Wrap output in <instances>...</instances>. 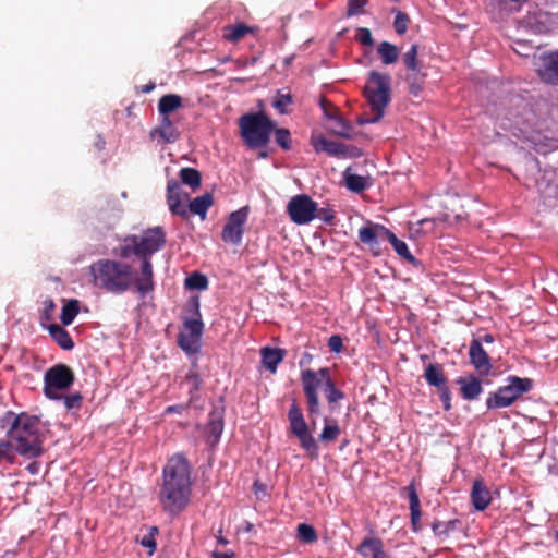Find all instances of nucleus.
I'll list each match as a JSON object with an SVG mask.
<instances>
[{
  "mask_svg": "<svg viewBox=\"0 0 558 558\" xmlns=\"http://www.w3.org/2000/svg\"><path fill=\"white\" fill-rule=\"evenodd\" d=\"M477 339H481L482 343L483 342H485V343H493L494 342V337L490 333H485L483 337H478Z\"/></svg>",
  "mask_w": 558,
  "mask_h": 558,
  "instance_id": "nucleus-57",
  "label": "nucleus"
},
{
  "mask_svg": "<svg viewBox=\"0 0 558 558\" xmlns=\"http://www.w3.org/2000/svg\"><path fill=\"white\" fill-rule=\"evenodd\" d=\"M180 180L183 184L190 186L195 190L201 186L202 177L201 172L191 167H184L179 172Z\"/></svg>",
  "mask_w": 558,
  "mask_h": 558,
  "instance_id": "nucleus-36",
  "label": "nucleus"
},
{
  "mask_svg": "<svg viewBox=\"0 0 558 558\" xmlns=\"http://www.w3.org/2000/svg\"><path fill=\"white\" fill-rule=\"evenodd\" d=\"M223 430V420L219 412H211L206 425V432L217 441Z\"/></svg>",
  "mask_w": 558,
  "mask_h": 558,
  "instance_id": "nucleus-38",
  "label": "nucleus"
},
{
  "mask_svg": "<svg viewBox=\"0 0 558 558\" xmlns=\"http://www.w3.org/2000/svg\"><path fill=\"white\" fill-rule=\"evenodd\" d=\"M211 556L213 558H235L233 551H213Z\"/></svg>",
  "mask_w": 558,
  "mask_h": 558,
  "instance_id": "nucleus-56",
  "label": "nucleus"
},
{
  "mask_svg": "<svg viewBox=\"0 0 558 558\" xmlns=\"http://www.w3.org/2000/svg\"><path fill=\"white\" fill-rule=\"evenodd\" d=\"M218 543L225 545V544L228 543V541L226 538H223L222 536H219L218 537Z\"/></svg>",
  "mask_w": 558,
  "mask_h": 558,
  "instance_id": "nucleus-60",
  "label": "nucleus"
},
{
  "mask_svg": "<svg viewBox=\"0 0 558 558\" xmlns=\"http://www.w3.org/2000/svg\"><path fill=\"white\" fill-rule=\"evenodd\" d=\"M256 27L248 26L244 23L230 24L222 27V37L229 43H239L248 34H254Z\"/></svg>",
  "mask_w": 558,
  "mask_h": 558,
  "instance_id": "nucleus-22",
  "label": "nucleus"
},
{
  "mask_svg": "<svg viewBox=\"0 0 558 558\" xmlns=\"http://www.w3.org/2000/svg\"><path fill=\"white\" fill-rule=\"evenodd\" d=\"M408 23H409V16L405 13L399 11L393 21L395 31L399 35L404 34L408 28Z\"/></svg>",
  "mask_w": 558,
  "mask_h": 558,
  "instance_id": "nucleus-47",
  "label": "nucleus"
},
{
  "mask_svg": "<svg viewBox=\"0 0 558 558\" xmlns=\"http://www.w3.org/2000/svg\"><path fill=\"white\" fill-rule=\"evenodd\" d=\"M304 357H305V361H308V359H311V354H305Z\"/></svg>",
  "mask_w": 558,
  "mask_h": 558,
  "instance_id": "nucleus-62",
  "label": "nucleus"
},
{
  "mask_svg": "<svg viewBox=\"0 0 558 558\" xmlns=\"http://www.w3.org/2000/svg\"><path fill=\"white\" fill-rule=\"evenodd\" d=\"M324 427L322 433L318 436V439L323 444L333 442L338 439L341 434V428L338 425L337 421L326 416L324 418Z\"/></svg>",
  "mask_w": 558,
  "mask_h": 558,
  "instance_id": "nucleus-30",
  "label": "nucleus"
},
{
  "mask_svg": "<svg viewBox=\"0 0 558 558\" xmlns=\"http://www.w3.org/2000/svg\"><path fill=\"white\" fill-rule=\"evenodd\" d=\"M359 554L363 558H386L384 543L378 537H365L357 547Z\"/></svg>",
  "mask_w": 558,
  "mask_h": 558,
  "instance_id": "nucleus-19",
  "label": "nucleus"
},
{
  "mask_svg": "<svg viewBox=\"0 0 558 558\" xmlns=\"http://www.w3.org/2000/svg\"><path fill=\"white\" fill-rule=\"evenodd\" d=\"M470 363L475 369L487 374L492 369L490 359L483 349L481 339H472L469 348Z\"/></svg>",
  "mask_w": 558,
  "mask_h": 558,
  "instance_id": "nucleus-16",
  "label": "nucleus"
},
{
  "mask_svg": "<svg viewBox=\"0 0 558 558\" xmlns=\"http://www.w3.org/2000/svg\"><path fill=\"white\" fill-rule=\"evenodd\" d=\"M186 312L191 313V316L182 318L183 328L178 335V344L184 352L194 354L201 349V338L204 330L197 299L189 302Z\"/></svg>",
  "mask_w": 558,
  "mask_h": 558,
  "instance_id": "nucleus-7",
  "label": "nucleus"
},
{
  "mask_svg": "<svg viewBox=\"0 0 558 558\" xmlns=\"http://www.w3.org/2000/svg\"><path fill=\"white\" fill-rule=\"evenodd\" d=\"M319 104L327 121L339 112L338 108L326 98H322Z\"/></svg>",
  "mask_w": 558,
  "mask_h": 558,
  "instance_id": "nucleus-50",
  "label": "nucleus"
},
{
  "mask_svg": "<svg viewBox=\"0 0 558 558\" xmlns=\"http://www.w3.org/2000/svg\"><path fill=\"white\" fill-rule=\"evenodd\" d=\"M165 243L166 232L161 227L148 228L142 235H126L113 248L121 259L102 258L89 266L94 287L113 295L134 288L145 296L155 289L151 256Z\"/></svg>",
  "mask_w": 558,
  "mask_h": 558,
  "instance_id": "nucleus-1",
  "label": "nucleus"
},
{
  "mask_svg": "<svg viewBox=\"0 0 558 558\" xmlns=\"http://www.w3.org/2000/svg\"><path fill=\"white\" fill-rule=\"evenodd\" d=\"M1 422L10 424L7 437L15 441V451L20 456L33 459L43 454V434L36 416L8 411Z\"/></svg>",
  "mask_w": 558,
  "mask_h": 558,
  "instance_id": "nucleus-3",
  "label": "nucleus"
},
{
  "mask_svg": "<svg viewBox=\"0 0 558 558\" xmlns=\"http://www.w3.org/2000/svg\"><path fill=\"white\" fill-rule=\"evenodd\" d=\"M288 421L290 432L299 439L301 448L305 450L312 459H317L319 454L317 441L312 435L303 412L295 401H293L288 411Z\"/></svg>",
  "mask_w": 558,
  "mask_h": 558,
  "instance_id": "nucleus-9",
  "label": "nucleus"
},
{
  "mask_svg": "<svg viewBox=\"0 0 558 558\" xmlns=\"http://www.w3.org/2000/svg\"><path fill=\"white\" fill-rule=\"evenodd\" d=\"M154 88H155V84L154 83H149V84L143 85L141 87V90L143 93H150Z\"/></svg>",
  "mask_w": 558,
  "mask_h": 558,
  "instance_id": "nucleus-58",
  "label": "nucleus"
},
{
  "mask_svg": "<svg viewBox=\"0 0 558 558\" xmlns=\"http://www.w3.org/2000/svg\"><path fill=\"white\" fill-rule=\"evenodd\" d=\"M250 207L244 206L240 209L232 211L221 231V240L225 243L239 245L242 242L245 232V223L248 219Z\"/></svg>",
  "mask_w": 558,
  "mask_h": 558,
  "instance_id": "nucleus-12",
  "label": "nucleus"
},
{
  "mask_svg": "<svg viewBox=\"0 0 558 558\" xmlns=\"http://www.w3.org/2000/svg\"><path fill=\"white\" fill-rule=\"evenodd\" d=\"M189 408L187 404H174V405H169L166 410H165V413L166 414H171V413H182L183 411H185L186 409Z\"/></svg>",
  "mask_w": 558,
  "mask_h": 558,
  "instance_id": "nucleus-55",
  "label": "nucleus"
},
{
  "mask_svg": "<svg viewBox=\"0 0 558 558\" xmlns=\"http://www.w3.org/2000/svg\"><path fill=\"white\" fill-rule=\"evenodd\" d=\"M80 304L77 299L64 301L60 316L62 325L69 326L73 323L74 318L80 313Z\"/></svg>",
  "mask_w": 558,
  "mask_h": 558,
  "instance_id": "nucleus-35",
  "label": "nucleus"
},
{
  "mask_svg": "<svg viewBox=\"0 0 558 558\" xmlns=\"http://www.w3.org/2000/svg\"><path fill=\"white\" fill-rule=\"evenodd\" d=\"M185 286L190 289L205 290L208 287V279L205 275L193 272L185 279Z\"/></svg>",
  "mask_w": 558,
  "mask_h": 558,
  "instance_id": "nucleus-43",
  "label": "nucleus"
},
{
  "mask_svg": "<svg viewBox=\"0 0 558 558\" xmlns=\"http://www.w3.org/2000/svg\"><path fill=\"white\" fill-rule=\"evenodd\" d=\"M537 74L539 78L551 85H558V50L544 53L539 59Z\"/></svg>",
  "mask_w": 558,
  "mask_h": 558,
  "instance_id": "nucleus-13",
  "label": "nucleus"
},
{
  "mask_svg": "<svg viewBox=\"0 0 558 558\" xmlns=\"http://www.w3.org/2000/svg\"><path fill=\"white\" fill-rule=\"evenodd\" d=\"M386 240L389 241V243L392 245L396 253L411 263L412 265H416L417 260L416 258L411 254V252L408 248V245L404 241L397 238V235L389 230Z\"/></svg>",
  "mask_w": 558,
  "mask_h": 558,
  "instance_id": "nucleus-31",
  "label": "nucleus"
},
{
  "mask_svg": "<svg viewBox=\"0 0 558 558\" xmlns=\"http://www.w3.org/2000/svg\"><path fill=\"white\" fill-rule=\"evenodd\" d=\"M355 39L364 46H373V44H374L372 33L366 27L357 28Z\"/></svg>",
  "mask_w": 558,
  "mask_h": 558,
  "instance_id": "nucleus-49",
  "label": "nucleus"
},
{
  "mask_svg": "<svg viewBox=\"0 0 558 558\" xmlns=\"http://www.w3.org/2000/svg\"><path fill=\"white\" fill-rule=\"evenodd\" d=\"M409 496L410 512H411V526L413 532L418 533L422 530L421 524V502L416 489L413 484L405 487Z\"/></svg>",
  "mask_w": 558,
  "mask_h": 558,
  "instance_id": "nucleus-20",
  "label": "nucleus"
},
{
  "mask_svg": "<svg viewBox=\"0 0 558 558\" xmlns=\"http://www.w3.org/2000/svg\"><path fill=\"white\" fill-rule=\"evenodd\" d=\"M533 388L531 378H521L509 376L507 385L499 387L495 392H490L486 399L488 409H500L512 405L521 396Z\"/></svg>",
  "mask_w": 558,
  "mask_h": 558,
  "instance_id": "nucleus-8",
  "label": "nucleus"
},
{
  "mask_svg": "<svg viewBox=\"0 0 558 558\" xmlns=\"http://www.w3.org/2000/svg\"><path fill=\"white\" fill-rule=\"evenodd\" d=\"M150 135L151 137L158 135L165 143H174L179 138L180 132L174 128L169 116H161L160 125L153 130Z\"/></svg>",
  "mask_w": 558,
  "mask_h": 558,
  "instance_id": "nucleus-21",
  "label": "nucleus"
},
{
  "mask_svg": "<svg viewBox=\"0 0 558 558\" xmlns=\"http://www.w3.org/2000/svg\"><path fill=\"white\" fill-rule=\"evenodd\" d=\"M62 398L68 410L80 409L82 405L83 397L80 392H75Z\"/></svg>",
  "mask_w": 558,
  "mask_h": 558,
  "instance_id": "nucleus-48",
  "label": "nucleus"
},
{
  "mask_svg": "<svg viewBox=\"0 0 558 558\" xmlns=\"http://www.w3.org/2000/svg\"><path fill=\"white\" fill-rule=\"evenodd\" d=\"M389 229L383 225L368 222L359 230V240L371 248L378 246V239H386Z\"/></svg>",
  "mask_w": 558,
  "mask_h": 558,
  "instance_id": "nucleus-17",
  "label": "nucleus"
},
{
  "mask_svg": "<svg viewBox=\"0 0 558 558\" xmlns=\"http://www.w3.org/2000/svg\"><path fill=\"white\" fill-rule=\"evenodd\" d=\"M56 308V304L52 299L44 301L43 317L47 320L51 318V315Z\"/></svg>",
  "mask_w": 558,
  "mask_h": 558,
  "instance_id": "nucleus-54",
  "label": "nucleus"
},
{
  "mask_svg": "<svg viewBox=\"0 0 558 558\" xmlns=\"http://www.w3.org/2000/svg\"><path fill=\"white\" fill-rule=\"evenodd\" d=\"M423 66L416 68L415 70H407L405 82L409 86V92L413 96H418L425 85L426 73L422 70Z\"/></svg>",
  "mask_w": 558,
  "mask_h": 558,
  "instance_id": "nucleus-26",
  "label": "nucleus"
},
{
  "mask_svg": "<svg viewBox=\"0 0 558 558\" xmlns=\"http://www.w3.org/2000/svg\"><path fill=\"white\" fill-rule=\"evenodd\" d=\"M296 536L299 541L312 544L317 541V533L316 530L307 523H301L296 527Z\"/></svg>",
  "mask_w": 558,
  "mask_h": 558,
  "instance_id": "nucleus-41",
  "label": "nucleus"
},
{
  "mask_svg": "<svg viewBox=\"0 0 558 558\" xmlns=\"http://www.w3.org/2000/svg\"><path fill=\"white\" fill-rule=\"evenodd\" d=\"M316 218L320 219L327 225H332L336 218L335 211L331 208H318Z\"/></svg>",
  "mask_w": 558,
  "mask_h": 558,
  "instance_id": "nucleus-51",
  "label": "nucleus"
},
{
  "mask_svg": "<svg viewBox=\"0 0 558 558\" xmlns=\"http://www.w3.org/2000/svg\"><path fill=\"white\" fill-rule=\"evenodd\" d=\"M292 104L293 96L290 93L278 90L271 105L280 114H287L290 112L288 107Z\"/></svg>",
  "mask_w": 558,
  "mask_h": 558,
  "instance_id": "nucleus-39",
  "label": "nucleus"
},
{
  "mask_svg": "<svg viewBox=\"0 0 558 558\" xmlns=\"http://www.w3.org/2000/svg\"><path fill=\"white\" fill-rule=\"evenodd\" d=\"M311 144L316 153H326L332 157H343L347 155V145L327 140L323 134H313Z\"/></svg>",
  "mask_w": 558,
  "mask_h": 558,
  "instance_id": "nucleus-15",
  "label": "nucleus"
},
{
  "mask_svg": "<svg viewBox=\"0 0 558 558\" xmlns=\"http://www.w3.org/2000/svg\"><path fill=\"white\" fill-rule=\"evenodd\" d=\"M190 377H191V378L193 377L197 383L199 381V380H198V376H197V375H195V374L190 375Z\"/></svg>",
  "mask_w": 558,
  "mask_h": 558,
  "instance_id": "nucleus-61",
  "label": "nucleus"
},
{
  "mask_svg": "<svg viewBox=\"0 0 558 558\" xmlns=\"http://www.w3.org/2000/svg\"><path fill=\"white\" fill-rule=\"evenodd\" d=\"M214 204V197L210 193H205L202 196H197L192 199L189 204L187 211L198 215L202 219L206 217L208 209Z\"/></svg>",
  "mask_w": 558,
  "mask_h": 558,
  "instance_id": "nucleus-29",
  "label": "nucleus"
},
{
  "mask_svg": "<svg viewBox=\"0 0 558 558\" xmlns=\"http://www.w3.org/2000/svg\"><path fill=\"white\" fill-rule=\"evenodd\" d=\"M471 501L477 511L485 510L492 502V494L482 480L473 482Z\"/></svg>",
  "mask_w": 558,
  "mask_h": 558,
  "instance_id": "nucleus-18",
  "label": "nucleus"
},
{
  "mask_svg": "<svg viewBox=\"0 0 558 558\" xmlns=\"http://www.w3.org/2000/svg\"><path fill=\"white\" fill-rule=\"evenodd\" d=\"M427 384L437 389L447 386V377L440 364H429L424 372Z\"/></svg>",
  "mask_w": 558,
  "mask_h": 558,
  "instance_id": "nucleus-27",
  "label": "nucleus"
},
{
  "mask_svg": "<svg viewBox=\"0 0 558 558\" xmlns=\"http://www.w3.org/2000/svg\"><path fill=\"white\" fill-rule=\"evenodd\" d=\"M275 132V142L283 149V150H290L291 145V134L288 129L280 128L272 131Z\"/></svg>",
  "mask_w": 558,
  "mask_h": 558,
  "instance_id": "nucleus-44",
  "label": "nucleus"
},
{
  "mask_svg": "<svg viewBox=\"0 0 558 558\" xmlns=\"http://www.w3.org/2000/svg\"><path fill=\"white\" fill-rule=\"evenodd\" d=\"M390 82L389 74H383L377 71L369 73L367 83L364 87V96L367 99L371 109V117H360L357 123L360 125L368 123H377L385 113V108L390 102Z\"/></svg>",
  "mask_w": 558,
  "mask_h": 558,
  "instance_id": "nucleus-5",
  "label": "nucleus"
},
{
  "mask_svg": "<svg viewBox=\"0 0 558 558\" xmlns=\"http://www.w3.org/2000/svg\"><path fill=\"white\" fill-rule=\"evenodd\" d=\"M182 107V98L175 94L162 96L158 102L160 116H169L171 112Z\"/></svg>",
  "mask_w": 558,
  "mask_h": 558,
  "instance_id": "nucleus-32",
  "label": "nucleus"
},
{
  "mask_svg": "<svg viewBox=\"0 0 558 558\" xmlns=\"http://www.w3.org/2000/svg\"><path fill=\"white\" fill-rule=\"evenodd\" d=\"M284 355L286 351L282 349L265 347L260 350L262 364L271 373L277 371V367L284 359Z\"/></svg>",
  "mask_w": 558,
  "mask_h": 558,
  "instance_id": "nucleus-23",
  "label": "nucleus"
},
{
  "mask_svg": "<svg viewBox=\"0 0 558 558\" xmlns=\"http://www.w3.org/2000/svg\"><path fill=\"white\" fill-rule=\"evenodd\" d=\"M460 524H461V522L458 519H453V520H449V521L435 520L432 523V530H433L435 536L444 539V538H448L450 533L452 531H454L458 527V525H460Z\"/></svg>",
  "mask_w": 558,
  "mask_h": 558,
  "instance_id": "nucleus-34",
  "label": "nucleus"
},
{
  "mask_svg": "<svg viewBox=\"0 0 558 558\" xmlns=\"http://www.w3.org/2000/svg\"><path fill=\"white\" fill-rule=\"evenodd\" d=\"M157 534H158V527L151 526L149 529V532L140 539L141 545L143 547L149 549V555H151L156 550L157 543H156L155 536Z\"/></svg>",
  "mask_w": 558,
  "mask_h": 558,
  "instance_id": "nucleus-45",
  "label": "nucleus"
},
{
  "mask_svg": "<svg viewBox=\"0 0 558 558\" xmlns=\"http://www.w3.org/2000/svg\"><path fill=\"white\" fill-rule=\"evenodd\" d=\"M167 204L173 215H178L182 218L189 217L187 208L182 203L181 185L174 179L167 182Z\"/></svg>",
  "mask_w": 558,
  "mask_h": 558,
  "instance_id": "nucleus-14",
  "label": "nucleus"
},
{
  "mask_svg": "<svg viewBox=\"0 0 558 558\" xmlns=\"http://www.w3.org/2000/svg\"><path fill=\"white\" fill-rule=\"evenodd\" d=\"M48 331L53 341L63 350H72L74 342L66 329L59 326L58 324H51L48 327Z\"/></svg>",
  "mask_w": 558,
  "mask_h": 558,
  "instance_id": "nucleus-28",
  "label": "nucleus"
},
{
  "mask_svg": "<svg viewBox=\"0 0 558 558\" xmlns=\"http://www.w3.org/2000/svg\"><path fill=\"white\" fill-rule=\"evenodd\" d=\"M301 383L310 415L319 413V389L323 390L331 412L336 410V403L344 398V393L337 388L332 380L329 367H320L318 371L311 368L302 371Z\"/></svg>",
  "mask_w": 558,
  "mask_h": 558,
  "instance_id": "nucleus-4",
  "label": "nucleus"
},
{
  "mask_svg": "<svg viewBox=\"0 0 558 558\" xmlns=\"http://www.w3.org/2000/svg\"><path fill=\"white\" fill-rule=\"evenodd\" d=\"M457 384L460 385L461 396L465 400H474L483 391L481 380L475 376H470L469 379L460 377Z\"/></svg>",
  "mask_w": 558,
  "mask_h": 558,
  "instance_id": "nucleus-24",
  "label": "nucleus"
},
{
  "mask_svg": "<svg viewBox=\"0 0 558 558\" xmlns=\"http://www.w3.org/2000/svg\"><path fill=\"white\" fill-rule=\"evenodd\" d=\"M367 0H349L348 1V16L360 15L364 13V7L366 5Z\"/></svg>",
  "mask_w": 558,
  "mask_h": 558,
  "instance_id": "nucleus-46",
  "label": "nucleus"
},
{
  "mask_svg": "<svg viewBox=\"0 0 558 558\" xmlns=\"http://www.w3.org/2000/svg\"><path fill=\"white\" fill-rule=\"evenodd\" d=\"M253 527H254V525H253L252 523L246 522V526H245V531H246V532H252V531H253Z\"/></svg>",
  "mask_w": 558,
  "mask_h": 558,
  "instance_id": "nucleus-59",
  "label": "nucleus"
},
{
  "mask_svg": "<svg viewBox=\"0 0 558 558\" xmlns=\"http://www.w3.org/2000/svg\"><path fill=\"white\" fill-rule=\"evenodd\" d=\"M15 441L13 439L8 438L0 440V461H8L13 463L15 460Z\"/></svg>",
  "mask_w": 558,
  "mask_h": 558,
  "instance_id": "nucleus-42",
  "label": "nucleus"
},
{
  "mask_svg": "<svg viewBox=\"0 0 558 558\" xmlns=\"http://www.w3.org/2000/svg\"><path fill=\"white\" fill-rule=\"evenodd\" d=\"M304 357H305V361H308V359H311V354H305Z\"/></svg>",
  "mask_w": 558,
  "mask_h": 558,
  "instance_id": "nucleus-63",
  "label": "nucleus"
},
{
  "mask_svg": "<svg viewBox=\"0 0 558 558\" xmlns=\"http://www.w3.org/2000/svg\"><path fill=\"white\" fill-rule=\"evenodd\" d=\"M344 181L347 187L354 193H361L367 187L366 178L351 173L350 169H347L344 172Z\"/></svg>",
  "mask_w": 558,
  "mask_h": 558,
  "instance_id": "nucleus-37",
  "label": "nucleus"
},
{
  "mask_svg": "<svg viewBox=\"0 0 558 558\" xmlns=\"http://www.w3.org/2000/svg\"><path fill=\"white\" fill-rule=\"evenodd\" d=\"M290 219L296 225H307L317 216V203L306 194L293 196L287 206Z\"/></svg>",
  "mask_w": 558,
  "mask_h": 558,
  "instance_id": "nucleus-11",
  "label": "nucleus"
},
{
  "mask_svg": "<svg viewBox=\"0 0 558 558\" xmlns=\"http://www.w3.org/2000/svg\"><path fill=\"white\" fill-rule=\"evenodd\" d=\"M192 468L182 453H175L168 459L162 470V484L159 501L165 511L179 514L190 502Z\"/></svg>",
  "mask_w": 558,
  "mask_h": 558,
  "instance_id": "nucleus-2",
  "label": "nucleus"
},
{
  "mask_svg": "<svg viewBox=\"0 0 558 558\" xmlns=\"http://www.w3.org/2000/svg\"><path fill=\"white\" fill-rule=\"evenodd\" d=\"M555 539H556V542L558 543V530H557V531H556V533H555Z\"/></svg>",
  "mask_w": 558,
  "mask_h": 558,
  "instance_id": "nucleus-64",
  "label": "nucleus"
},
{
  "mask_svg": "<svg viewBox=\"0 0 558 558\" xmlns=\"http://www.w3.org/2000/svg\"><path fill=\"white\" fill-rule=\"evenodd\" d=\"M241 136L252 149L263 148L269 144L276 122L263 112L243 114L239 119Z\"/></svg>",
  "mask_w": 558,
  "mask_h": 558,
  "instance_id": "nucleus-6",
  "label": "nucleus"
},
{
  "mask_svg": "<svg viewBox=\"0 0 558 558\" xmlns=\"http://www.w3.org/2000/svg\"><path fill=\"white\" fill-rule=\"evenodd\" d=\"M418 56V46L416 44L412 45L410 49L402 56V61L407 70H415L416 68H421L422 62L417 58Z\"/></svg>",
  "mask_w": 558,
  "mask_h": 558,
  "instance_id": "nucleus-40",
  "label": "nucleus"
},
{
  "mask_svg": "<svg viewBox=\"0 0 558 558\" xmlns=\"http://www.w3.org/2000/svg\"><path fill=\"white\" fill-rule=\"evenodd\" d=\"M74 379V373L68 365L58 364L50 367L46 371L44 378L45 396L51 400L61 399L62 395L60 392L70 388Z\"/></svg>",
  "mask_w": 558,
  "mask_h": 558,
  "instance_id": "nucleus-10",
  "label": "nucleus"
},
{
  "mask_svg": "<svg viewBox=\"0 0 558 558\" xmlns=\"http://www.w3.org/2000/svg\"><path fill=\"white\" fill-rule=\"evenodd\" d=\"M377 52L384 64H392L399 58V49L396 45L389 41H383L377 47Z\"/></svg>",
  "mask_w": 558,
  "mask_h": 558,
  "instance_id": "nucleus-33",
  "label": "nucleus"
},
{
  "mask_svg": "<svg viewBox=\"0 0 558 558\" xmlns=\"http://www.w3.org/2000/svg\"><path fill=\"white\" fill-rule=\"evenodd\" d=\"M328 131L337 136L343 138H352L353 137V126L350 124L348 120L342 118L338 112L336 116H332L331 119L328 120Z\"/></svg>",
  "mask_w": 558,
  "mask_h": 558,
  "instance_id": "nucleus-25",
  "label": "nucleus"
},
{
  "mask_svg": "<svg viewBox=\"0 0 558 558\" xmlns=\"http://www.w3.org/2000/svg\"><path fill=\"white\" fill-rule=\"evenodd\" d=\"M437 390L439 392L440 400L444 404V410L445 411L451 410V391H450L448 385L445 387H441Z\"/></svg>",
  "mask_w": 558,
  "mask_h": 558,
  "instance_id": "nucleus-52",
  "label": "nucleus"
},
{
  "mask_svg": "<svg viewBox=\"0 0 558 558\" xmlns=\"http://www.w3.org/2000/svg\"><path fill=\"white\" fill-rule=\"evenodd\" d=\"M328 348L331 352L340 353L343 349V340L339 335H332L328 339Z\"/></svg>",
  "mask_w": 558,
  "mask_h": 558,
  "instance_id": "nucleus-53",
  "label": "nucleus"
}]
</instances>
